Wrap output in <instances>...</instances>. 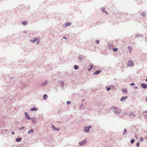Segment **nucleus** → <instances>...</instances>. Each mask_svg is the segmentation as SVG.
I'll use <instances>...</instances> for the list:
<instances>
[{
	"mask_svg": "<svg viewBox=\"0 0 147 147\" xmlns=\"http://www.w3.org/2000/svg\"><path fill=\"white\" fill-rule=\"evenodd\" d=\"M84 100H84V99H82V102H83V101H84Z\"/></svg>",
	"mask_w": 147,
	"mask_h": 147,
	"instance_id": "c03bdc74",
	"label": "nucleus"
},
{
	"mask_svg": "<svg viewBox=\"0 0 147 147\" xmlns=\"http://www.w3.org/2000/svg\"><path fill=\"white\" fill-rule=\"evenodd\" d=\"M128 50H129V52L130 53L132 50L131 47L130 46H128Z\"/></svg>",
	"mask_w": 147,
	"mask_h": 147,
	"instance_id": "bb28decb",
	"label": "nucleus"
},
{
	"mask_svg": "<svg viewBox=\"0 0 147 147\" xmlns=\"http://www.w3.org/2000/svg\"><path fill=\"white\" fill-rule=\"evenodd\" d=\"M92 127V126L89 125L88 127H84V132L88 133L90 131V129Z\"/></svg>",
	"mask_w": 147,
	"mask_h": 147,
	"instance_id": "7ed1b4c3",
	"label": "nucleus"
},
{
	"mask_svg": "<svg viewBox=\"0 0 147 147\" xmlns=\"http://www.w3.org/2000/svg\"><path fill=\"white\" fill-rule=\"evenodd\" d=\"M22 24L23 25L26 26L28 24V23L26 21H24L22 22Z\"/></svg>",
	"mask_w": 147,
	"mask_h": 147,
	"instance_id": "dca6fc26",
	"label": "nucleus"
},
{
	"mask_svg": "<svg viewBox=\"0 0 147 147\" xmlns=\"http://www.w3.org/2000/svg\"><path fill=\"white\" fill-rule=\"evenodd\" d=\"M118 50V49L117 48H115V47L113 49V51L115 52H117V51Z\"/></svg>",
	"mask_w": 147,
	"mask_h": 147,
	"instance_id": "cd10ccee",
	"label": "nucleus"
},
{
	"mask_svg": "<svg viewBox=\"0 0 147 147\" xmlns=\"http://www.w3.org/2000/svg\"><path fill=\"white\" fill-rule=\"evenodd\" d=\"M12 134L13 135L15 134V132L14 131H11Z\"/></svg>",
	"mask_w": 147,
	"mask_h": 147,
	"instance_id": "a19ab883",
	"label": "nucleus"
},
{
	"mask_svg": "<svg viewBox=\"0 0 147 147\" xmlns=\"http://www.w3.org/2000/svg\"><path fill=\"white\" fill-rule=\"evenodd\" d=\"M37 39L36 38H34L32 39H30V41L31 42L34 43L37 40Z\"/></svg>",
	"mask_w": 147,
	"mask_h": 147,
	"instance_id": "ddd939ff",
	"label": "nucleus"
},
{
	"mask_svg": "<svg viewBox=\"0 0 147 147\" xmlns=\"http://www.w3.org/2000/svg\"><path fill=\"white\" fill-rule=\"evenodd\" d=\"M71 22H67L65 24H63L62 26L64 28H65L70 25L71 24Z\"/></svg>",
	"mask_w": 147,
	"mask_h": 147,
	"instance_id": "423d86ee",
	"label": "nucleus"
},
{
	"mask_svg": "<svg viewBox=\"0 0 147 147\" xmlns=\"http://www.w3.org/2000/svg\"><path fill=\"white\" fill-rule=\"evenodd\" d=\"M93 65H92L90 66V68L88 69V71H90L93 68Z\"/></svg>",
	"mask_w": 147,
	"mask_h": 147,
	"instance_id": "c85d7f7f",
	"label": "nucleus"
},
{
	"mask_svg": "<svg viewBox=\"0 0 147 147\" xmlns=\"http://www.w3.org/2000/svg\"><path fill=\"white\" fill-rule=\"evenodd\" d=\"M83 105L82 104H81L80 106V107L81 108H82L83 107Z\"/></svg>",
	"mask_w": 147,
	"mask_h": 147,
	"instance_id": "58836bf2",
	"label": "nucleus"
},
{
	"mask_svg": "<svg viewBox=\"0 0 147 147\" xmlns=\"http://www.w3.org/2000/svg\"><path fill=\"white\" fill-rule=\"evenodd\" d=\"M141 86L144 89H146L147 88V85L145 83H142L141 84Z\"/></svg>",
	"mask_w": 147,
	"mask_h": 147,
	"instance_id": "1a4fd4ad",
	"label": "nucleus"
},
{
	"mask_svg": "<svg viewBox=\"0 0 147 147\" xmlns=\"http://www.w3.org/2000/svg\"><path fill=\"white\" fill-rule=\"evenodd\" d=\"M146 139H147V138H146Z\"/></svg>",
	"mask_w": 147,
	"mask_h": 147,
	"instance_id": "603ef678",
	"label": "nucleus"
},
{
	"mask_svg": "<svg viewBox=\"0 0 147 147\" xmlns=\"http://www.w3.org/2000/svg\"><path fill=\"white\" fill-rule=\"evenodd\" d=\"M144 113H147V111H145Z\"/></svg>",
	"mask_w": 147,
	"mask_h": 147,
	"instance_id": "a18cd8bd",
	"label": "nucleus"
},
{
	"mask_svg": "<svg viewBox=\"0 0 147 147\" xmlns=\"http://www.w3.org/2000/svg\"><path fill=\"white\" fill-rule=\"evenodd\" d=\"M101 71V70H97L94 73V75H97L99 74Z\"/></svg>",
	"mask_w": 147,
	"mask_h": 147,
	"instance_id": "9d476101",
	"label": "nucleus"
},
{
	"mask_svg": "<svg viewBox=\"0 0 147 147\" xmlns=\"http://www.w3.org/2000/svg\"><path fill=\"white\" fill-rule=\"evenodd\" d=\"M63 38L65 39H66V40H67V39L66 38L65 36H64L63 37Z\"/></svg>",
	"mask_w": 147,
	"mask_h": 147,
	"instance_id": "79ce46f5",
	"label": "nucleus"
},
{
	"mask_svg": "<svg viewBox=\"0 0 147 147\" xmlns=\"http://www.w3.org/2000/svg\"><path fill=\"white\" fill-rule=\"evenodd\" d=\"M14 78H11V82H13V81H14Z\"/></svg>",
	"mask_w": 147,
	"mask_h": 147,
	"instance_id": "4c0bfd02",
	"label": "nucleus"
},
{
	"mask_svg": "<svg viewBox=\"0 0 147 147\" xmlns=\"http://www.w3.org/2000/svg\"><path fill=\"white\" fill-rule=\"evenodd\" d=\"M122 91L123 93H127V90L126 89H122Z\"/></svg>",
	"mask_w": 147,
	"mask_h": 147,
	"instance_id": "4be33fe9",
	"label": "nucleus"
},
{
	"mask_svg": "<svg viewBox=\"0 0 147 147\" xmlns=\"http://www.w3.org/2000/svg\"><path fill=\"white\" fill-rule=\"evenodd\" d=\"M135 141V140L134 139H132L130 141V142L131 144L133 143Z\"/></svg>",
	"mask_w": 147,
	"mask_h": 147,
	"instance_id": "c756f323",
	"label": "nucleus"
},
{
	"mask_svg": "<svg viewBox=\"0 0 147 147\" xmlns=\"http://www.w3.org/2000/svg\"><path fill=\"white\" fill-rule=\"evenodd\" d=\"M96 43L98 44L99 43V40H96Z\"/></svg>",
	"mask_w": 147,
	"mask_h": 147,
	"instance_id": "e433bc0d",
	"label": "nucleus"
},
{
	"mask_svg": "<svg viewBox=\"0 0 147 147\" xmlns=\"http://www.w3.org/2000/svg\"><path fill=\"white\" fill-rule=\"evenodd\" d=\"M144 140V138L143 137H142L141 138L140 140V142H142L143 141V140Z\"/></svg>",
	"mask_w": 147,
	"mask_h": 147,
	"instance_id": "72a5a7b5",
	"label": "nucleus"
},
{
	"mask_svg": "<svg viewBox=\"0 0 147 147\" xmlns=\"http://www.w3.org/2000/svg\"><path fill=\"white\" fill-rule=\"evenodd\" d=\"M25 128V127H24V126L20 128V129H19V130H21L22 129H24Z\"/></svg>",
	"mask_w": 147,
	"mask_h": 147,
	"instance_id": "f704fd0d",
	"label": "nucleus"
},
{
	"mask_svg": "<svg viewBox=\"0 0 147 147\" xmlns=\"http://www.w3.org/2000/svg\"><path fill=\"white\" fill-rule=\"evenodd\" d=\"M135 137L136 139L137 138V136L136 135H135Z\"/></svg>",
	"mask_w": 147,
	"mask_h": 147,
	"instance_id": "de8ad7c7",
	"label": "nucleus"
},
{
	"mask_svg": "<svg viewBox=\"0 0 147 147\" xmlns=\"http://www.w3.org/2000/svg\"><path fill=\"white\" fill-rule=\"evenodd\" d=\"M31 119L32 120V123H35V121H36V118L35 117L31 118Z\"/></svg>",
	"mask_w": 147,
	"mask_h": 147,
	"instance_id": "aec40b11",
	"label": "nucleus"
},
{
	"mask_svg": "<svg viewBox=\"0 0 147 147\" xmlns=\"http://www.w3.org/2000/svg\"><path fill=\"white\" fill-rule=\"evenodd\" d=\"M38 110V109L37 108L35 107H33L32 108L30 109V110L32 111H36Z\"/></svg>",
	"mask_w": 147,
	"mask_h": 147,
	"instance_id": "f8f14e48",
	"label": "nucleus"
},
{
	"mask_svg": "<svg viewBox=\"0 0 147 147\" xmlns=\"http://www.w3.org/2000/svg\"><path fill=\"white\" fill-rule=\"evenodd\" d=\"M52 128L54 130H59V129H58L57 128H56L55 127V126L54 125H52Z\"/></svg>",
	"mask_w": 147,
	"mask_h": 147,
	"instance_id": "4468645a",
	"label": "nucleus"
},
{
	"mask_svg": "<svg viewBox=\"0 0 147 147\" xmlns=\"http://www.w3.org/2000/svg\"><path fill=\"white\" fill-rule=\"evenodd\" d=\"M59 84L61 85L62 87L63 86L64 82L63 81H60L59 82Z\"/></svg>",
	"mask_w": 147,
	"mask_h": 147,
	"instance_id": "a211bd4d",
	"label": "nucleus"
},
{
	"mask_svg": "<svg viewBox=\"0 0 147 147\" xmlns=\"http://www.w3.org/2000/svg\"><path fill=\"white\" fill-rule=\"evenodd\" d=\"M71 103V102L70 101H67V103H66V104L67 105H68L69 104H70Z\"/></svg>",
	"mask_w": 147,
	"mask_h": 147,
	"instance_id": "c9c22d12",
	"label": "nucleus"
},
{
	"mask_svg": "<svg viewBox=\"0 0 147 147\" xmlns=\"http://www.w3.org/2000/svg\"><path fill=\"white\" fill-rule=\"evenodd\" d=\"M48 97V96L46 94H44L43 96V99L45 100Z\"/></svg>",
	"mask_w": 147,
	"mask_h": 147,
	"instance_id": "6ab92c4d",
	"label": "nucleus"
},
{
	"mask_svg": "<svg viewBox=\"0 0 147 147\" xmlns=\"http://www.w3.org/2000/svg\"><path fill=\"white\" fill-rule=\"evenodd\" d=\"M101 10L103 12L105 13V14H108V13L107 12V11H106L105 9V8H104V7L102 8H101Z\"/></svg>",
	"mask_w": 147,
	"mask_h": 147,
	"instance_id": "9b49d317",
	"label": "nucleus"
},
{
	"mask_svg": "<svg viewBox=\"0 0 147 147\" xmlns=\"http://www.w3.org/2000/svg\"><path fill=\"white\" fill-rule=\"evenodd\" d=\"M22 140V138L20 137L17 138L16 139V141L17 142H20Z\"/></svg>",
	"mask_w": 147,
	"mask_h": 147,
	"instance_id": "2eb2a0df",
	"label": "nucleus"
},
{
	"mask_svg": "<svg viewBox=\"0 0 147 147\" xmlns=\"http://www.w3.org/2000/svg\"><path fill=\"white\" fill-rule=\"evenodd\" d=\"M25 116L27 119L28 120H30L31 118L30 117L28 113L25 112Z\"/></svg>",
	"mask_w": 147,
	"mask_h": 147,
	"instance_id": "0eeeda50",
	"label": "nucleus"
},
{
	"mask_svg": "<svg viewBox=\"0 0 147 147\" xmlns=\"http://www.w3.org/2000/svg\"><path fill=\"white\" fill-rule=\"evenodd\" d=\"M38 42H36V43H37V44H38Z\"/></svg>",
	"mask_w": 147,
	"mask_h": 147,
	"instance_id": "3c124183",
	"label": "nucleus"
},
{
	"mask_svg": "<svg viewBox=\"0 0 147 147\" xmlns=\"http://www.w3.org/2000/svg\"><path fill=\"white\" fill-rule=\"evenodd\" d=\"M8 130V129H5V131H7Z\"/></svg>",
	"mask_w": 147,
	"mask_h": 147,
	"instance_id": "09e8293b",
	"label": "nucleus"
},
{
	"mask_svg": "<svg viewBox=\"0 0 147 147\" xmlns=\"http://www.w3.org/2000/svg\"><path fill=\"white\" fill-rule=\"evenodd\" d=\"M127 132V129H124V131L123 132V136H124L125 135Z\"/></svg>",
	"mask_w": 147,
	"mask_h": 147,
	"instance_id": "5701e85b",
	"label": "nucleus"
},
{
	"mask_svg": "<svg viewBox=\"0 0 147 147\" xmlns=\"http://www.w3.org/2000/svg\"><path fill=\"white\" fill-rule=\"evenodd\" d=\"M78 59L80 61H81L82 59V55H80L78 56Z\"/></svg>",
	"mask_w": 147,
	"mask_h": 147,
	"instance_id": "b1692460",
	"label": "nucleus"
},
{
	"mask_svg": "<svg viewBox=\"0 0 147 147\" xmlns=\"http://www.w3.org/2000/svg\"><path fill=\"white\" fill-rule=\"evenodd\" d=\"M140 143L139 142H137L136 143V146L137 147H139V146H140Z\"/></svg>",
	"mask_w": 147,
	"mask_h": 147,
	"instance_id": "473e14b6",
	"label": "nucleus"
},
{
	"mask_svg": "<svg viewBox=\"0 0 147 147\" xmlns=\"http://www.w3.org/2000/svg\"><path fill=\"white\" fill-rule=\"evenodd\" d=\"M109 109L113 112L115 114L117 115L120 114L121 111L119 108L114 106H113L111 107Z\"/></svg>",
	"mask_w": 147,
	"mask_h": 147,
	"instance_id": "f257e3e1",
	"label": "nucleus"
},
{
	"mask_svg": "<svg viewBox=\"0 0 147 147\" xmlns=\"http://www.w3.org/2000/svg\"><path fill=\"white\" fill-rule=\"evenodd\" d=\"M34 131V130L33 129H31L29 130L28 132V134H30V133H33Z\"/></svg>",
	"mask_w": 147,
	"mask_h": 147,
	"instance_id": "412c9836",
	"label": "nucleus"
},
{
	"mask_svg": "<svg viewBox=\"0 0 147 147\" xmlns=\"http://www.w3.org/2000/svg\"><path fill=\"white\" fill-rule=\"evenodd\" d=\"M146 14L144 12H143L142 13V16L144 17H145L146 16Z\"/></svg>",
	"mask_w": 147,
	"mask_h": 147,
	"instance_id": "2f4dec72",
	"label": "nucleus"
},
{
	"mask_svg": "<svg viewBox=\"0 0 147 147\" xmlns=\"http://www.w3.org/2000/svg\"><path fill=\"white\" fill-rule=\"evenodd\" d=\"M74 68L75 69L77 70L79 68V67L77 65H75L74 66Z\"/></svg>",
	"mask_w": 147,
	"mask_h": 147,
	"instance_id": "393cba45",
	"label": "nucleus"
},
{
	"mask_svg": "<svg viewBox=\"0 0 147 147\" xmlns=\"http://www.w3.org/2000/svg\"><path fill=\"white\" fill-rule=\"evenodd\" d=\"M106 88L107 89V91H108L111 89V88L109 86H107L106 87Z\"/></svg>",
	"mask_w": 147,
	"mask_h": 147,
	"instance_id": "a878e982",
	"label": "nucleus"
},
{
	"mask_svg": "<svg viewBox=\"0 0 147 147\" xmlns=\"http://www.w3.org/2000/svg\"><path fill=\"white\" fill-rule=\"evenodd\" d=\"M135 85V84L134 83H132L130 85L131 86H134Z\"/></svg>",
	"mask_w": 147,
	"mask_h": 147,
	"instance_id": "ea45409f",
	"label": "nucleus"
},
{
	"mask_svg": "<svg viewBox=\"0 0 147 147\" xmlns=\"http://www.w3.org/2000/svg\"><path fill=\"white\" fill-rule=\"evenodd\" d=\"M87 142V141L86 139H84L82 141L79 142V144L80 146H81L83 145H85Z\"/></svg>",
	"mask_w": 147,
	"mask_h": 147,
	"instance_id": "f03ea898",
	"label": "nucleus"
},
{
	"mask_svg": "<svg viewBox=\"0 0 147 147\" xmlns=\"http://www.w3.org/2000/svg\"><path fill=\"white\" fill-rule=\"evenodd\" d=\"M127 65L129 67L133 66L134 65V63L132 60H130L127 62Z\"/></svg>",
	"mask_w": 147,
	"mask_h": 147,
	"instance_id": "20e7f679",
	"label": "nucleus"
},
{
	"mask_svg": "<svg viewBox=\"0 0 147 147\" xmlns=\"http://www.w3.org/2000/svg\"><path fill=\"white\" fill-rule=\"evenodd\" d=\"M127 115H128L130 117H133L135 116L134 113L132 112H128L126 113Z\"/></svg>",
	"mask_w": 147,
	"mask_h": 147,
	"instance_id": "39448f33",
	"label": "nucleus"
},
{
	"mask_svg": "<svg viewBox=\"0 0 147 147\" xmlns=\"http://www.w3.org/2000/svg\"><path fill=\"white\" fill-rule=\"evenodd\" d=\"M47 82H48V81L46 80L41 85V86H44L46 85L47 84Z\"/></svg>",
	"mask_w": 147,
	"mask_h": 147,
	"instance_id": "f3484780",
	"label": "nucleus"
},
{
	"mask_svg": "<svg viewBox=\"0 0 147 147\" xmlns=\"http://www.w3.org/2000/svg\"><path fill=\"white\" fill-rule=\"evenodd\" d=\"M138 36L141 37H143L142 35H140V34H137V35H136V37H138Z\"/></svg>",
	"mask_w": 147,
	"mask_h": 147,
	"instance_id": "7c9ffc66",
	"label": "nucleus"
},
{
	"mask_svg": "<svg viewBox=\"0 0 147 147\" xmlns=\"http://www.w3.org/2000/svg\"><path fill=\"white\" fill-rule=\"evenodd\" d=\"M127 97V96H122L120 99V101H125L126 100Z\"/></svg>",
	"mask_w": 147,
	"mask_h": 147,
	"instance_id": "6e6552de",
	"label": "nucleus"
},
{
	"mask_svg": "<svg viewBox=\"0 0 147 147\" xmlns=\"http://www.w3.org/2000/svg\"><path fill=\"white\" fill-rule=\"evenodd\" d=\"M134 88H135V89H138V87H137V86H134Z\"/></svg>",
	"mask_w": 147,
	"mask_h": 147,
	"instance_id": "37998d69",
	"label": "nucleus"
},
{
	"mask_svg": "<svg viewBox=\"0 0 147 147\" xmlns=\"http://www.w3.org/2000/svg\"><path fill=\"white\" fill-rule=\"evenodd\" d=\"M145 81L146 82H147V78L146 79Z\"/></svg>",
	"mask_w": 147,
	"mask_h": 147,
	"instance_id": "8fccbe9b",
	"label": "nucleus"
},
{
	"mask_svg": "<svg viewBox=\"0 0 147 147\" xmlns=\"http://www.w3.org/2000/svg\"><path fill=\"white\" fill-rule=\"evenodd\" d=\"M146 101H147V96L146 98Z\"/></svg>",
	"mask_w": 147,
	"mask_h": 147,
	"instance_id": "49530a36",
	"label": "nucleus"
}]
</instances>
